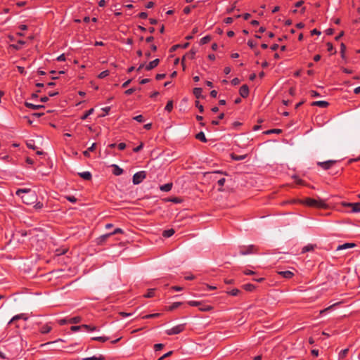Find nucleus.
<instances>
[{"mask_svg":"<svg viewBox=\"0 0 360 360\" xmlns=\"http://www.w3.org/2000/svg\"><path fill=\"white\" fill-rule=\"evenodd\" d=\"M16 195L20 197L22 202L28 205H34L37 201V195L30 188H19L15 192Z\"/></svg>","mask_w":360,"mask_h":360,"instance_id":"nucleus-1","label":"nucleus"},{"mask_svg":"<svg viewBox=\"0 0 360 360\" xmlns=\"http://www.w3.org/2000/svg\"><path fill=\"white\" fill-rule=\"evenodd\" d=\"M302 203L311 207L323 208L326 207V202L321 199L307 198L302 200Z\"/></svg>","mask_w":360,"mask_h":360,"instance_id":"nucleus-2","label":"nucleus"},{"mask_svg":"<svg viewBox=\"0 0 360 360\" xmlns=\"http://www.w3.org/2000/svg\"><path fill=\"white\" fill-rule=\"evenodd\" d=\"M239 250L240 255L255 254L258 252V248L255 245H250L248 246H240Z\"/></svg>","mask_w":360,"mask_h":360,"instance_id":"nucleus-3","label":"nucleus"},{"mask_svg":"<svg viewBox=\"0 0 360 360\" xmlns=\"http://www.w3.org/2000/svg\"><path fill=\"white\" fill-rule=\"evenodd\" d=\"M342 205L345 207H350L351 210L348 211L350 213L360 212V202H342Z\"/></svg>","mask_w":360,"mask_h":360,"instance_id":"nucleus-4","label":"nucleus"},{"mask_svg":"<svg viewBox=\"0 0 360 360\" xmlns=\"http://www.w3.org/2000/svg\"><path fill=\"white\" fill-rule=\"evenodd\" d=\"M146 178V172L145 171H140L136 173H135L133 176V184L134 185L139 184L141 183Z\"/></svg>","mask_w":360,"mask_h":360,"instance_id":"nucleus-5","label":"nucleus"},{"mask_svg":"<svg viewBox=\"0 0 360 360\" xmlns=\"http://www.w3.org/2000/svg\"><path fill=\"white\" fill-rule=\"evenodd\" d=\"M184 330V325L180 324L177 325L170 329L166 330V334L168 335H176L179 334Z\"/></svg>","mask_w":360,"mask_h":360,"instance_id":"nucleus-6","label":"nucleus"},{"mask_svg":"<svg viewBox=\"0 0 360 360\" xmlns=\"http://www.w3.org/2000/svg\"><path fill=\"white\" fill-rule=\"evenodd\" d=\"M336 162L335 160H328L325 162H318L317 165L322 169L328 170L332 167V166Z\"/></svg>","mask_w":360,"mask_h":360,"instance_id":"nucleus-7","label":"nucleus"},{"mask_svg":"<svg viewBox=\"0 0 360 360\" xmlns=\"http://www.w3.org/2000/svg\"><path fill=\"white\" fill-rule=\"evenodd\" d=\"M239 94L243 98H246L249 95V88L246 84L240 86Z\"/></svg>","mask_w":360,"mask_h":360,"instance_id":"nucleus-8","label":"nucleus"},{"mask_svg":"<svg viewBox=\"0 0 360 360\" xmlns=\"http://www.w3.org/2000/svg\"><path fill=\"white\" fill-rule=\"evenodd\" d=\"M160 63V60L159 59H155L152 61H150L148 65H146L145 66V68L146 70L149 71V70H151L152 69L155 68V67H157L158 65Z\"/></svg>","mask_w":360,"mask_h":360,"instance_id":"nucleus-9","label":"nucleus"},{"mask_svg":"<svg viewBox=\"0 0 360 360\" xmlns=\"http://www.w3.org/2000/svg\"><path fill=\"white\" fill-rule=\"evenodd\" d=\"M329 103L327 101H314L311 103L312 106H318L322 108H325L328 107Z\"/></svg>","mask_w":360,"mask_h":360,"instance_id":"nucleus-10","label":"nucleus"},{"mask_svg":"<svg viewBox=\"0 0 360 360\" xmlns=\"http://www.w3.org/2000/svg\"><path fill=\"white\" fill-rule=\"evenodd\" d=\"M19 319L27 320V316L25 314H20L15 315L9 321L8 324H11L13 322L18 321Z\"/></svg>","mask_w":360,"mask_h":360,"instance_id":"nucleus-11","label":"nucleus"},{"mask_svg":"<svg viewBox=\"0 0 360 360\" xmlns=\"http://www.w3.org/2000/svg\"><path fill=\"white\" fill-rule=\"evenodd\" d=\"M78 175L83 179L87 180V181L91 180L92 178L91 173L88 171L79 172V173H78Z\"/></svg>","mask_w":360,"mask_h":360,"instance_id":"nucleus-12","label":"nucleus"},{"mask_svg":"<svg viewBox=\"0 0 360 360\" xmlns=\"http://www.w3.org/2000/svg\"><path fill=\"white\" fill-rule=\"evenodd\" d=\"M52 329V327L49 326L48 323L42 326L41 328L39 329V331L42 334H47L49 333Z\"/></svg>","mask_w":360,"mask_h":360,"instance_id":"nucleus-13","label":"nucleus"},{"mask_svg":"<svg viewBox=\"0 0 360 360\" xmlns=\"http://www.w3.org/2000/svg\"><path fill=\"white\" fill-rule=\"evenodd\" d=\"M172 186H173L172 183H167V184L160 186V191H162L163 192H169L172 190Z\"/></svg>","mask_w":360,"mask_h":360,"instance_id":"nucleus-14","label":"nucleus"},{"mask_svg":"<svg viewBox=\"0 0 360 360\" xmlns=\"http://www.w3.org/2000/svg\"><path fill=\"white\" fill-rule=\"evenodd\" d=\"M111 236V234H109L108 233H106V234H104V235H102L99 238H98L97 239V243L98 245H102L109 237Z\"/></svg>","mask_w":360,"mask_h":360,"instance_id":"nucleus-15","label":"nucleus"},{"mask_svg":"<svg viewBox=\"0 0 360 360\" xmlns=\"http://www.w3.org/2000/svg\"><path fill=\"white\" fill-rule=\"evenodd\" d=\"M112 167L114 168L113 172H112L114 175L120 176L123 173V172H124L123 169L122 168H120L118 165H112Z\"/></svg>","mask_w":360,"mask_h":360,"instance_id":"nucleus-16","label":"nucleus"},{"mask_svg":"<svg viewBox=\"0 0 360 360\" xmlns=\"http://www.w3.org/2000/svg\"><path fill=\"white\" fill-rule=\"evenodd\" d=\"M354 246H355L354 243H346L339 245L337 248V250H345L347 248H353Z\"/></svg>","mask_w":360,"mask_h":360,"instance_id":"nucleus-17","label":"nucleus"},{"mask_svg":"<svg viewBox=\"0 0 360 360\" xmlns=\"http://www.w3.org/2000/svg\"><path fill=\"white\" fill-rule=\"evenodd\" d=\"M278 274L285 278H291L294 275V274L290 271H280Z\"/></svg>","mask_w":360,"mask_h":360,"instance_id":"nucleus-18","label":"nucleus"},{"mask_svg":"<svg viewBox=\"0 0 360 360\" xmlns=\"http://www.w3.org/2000/svg\"><path fill=\"white\" fill-rule=\"evenodd\" d=\"M25 105L28 108H31L32 110H37L39 108H44V106L42 105H34V104H32V103H28V102H25Z\"/></svg>","mask_w":360,"mask_h":360,"instance_id":"nucleus-19","label":"nucleus"},{"mask_svg":"<svg viewBox=\"0 0 360 360\" xmlns=\"http://www.w3.org/2000/svg\"><path fill=\"white\" fill-rule=\"evenodd\" d=\"M96 144L95 143H94L89 148H88L87 150H86L83 152V155L85 157L89 158L90 156L89 153L93 152L96 149Z\"/></svg>","mask_w":360,"mask_h":360,"instance_id":"nucleus-20","label":"nucleus"},{"mask_svg":"<svg viewBox=\"0 0 360 360\" xmlns=\"http://www.w3.org/2000/svg\"><path fill=\"white\" fill-rule=\"evenodd\" d=\"M195 138L198 140H199V141H202L203 143H206L207 141V139L205 137V135L204 132H202V131H200V132L198 133L195 135Z\"/></svg>","mask_w":360,"mask_h":360,"instance_id":"nucleus-21","label":"nucleus"},{"mask_svg":"<svg viewBox=\"0 0 360 360\" xmlns=\"http://www.w3.org/2000/svg\"><path fill=\"white\" fill-rule=\"evenodd\" d=\"M174 233V230L173 229L165 230L162 233V236L165 238H169L172 236Z\"/></svg>","mask_w":360,"mask_h":360,"instance_id":"nucleus-22","label":"nucleus"},{"mask_svg":"<svg viewBox=\"0 0 360 360\" xmlns=\"http://www.w3.org/2000/svg\"><path fill=\"white\" fill-rule=\"evenodd\" d=\"M193 92L197 98H200L202 96V88L196 87L193 89Z\"/></svg>","mask_w":360,"mask_h":360,"instance_id":"nucleus-23","label":"nucleus"},{"mask_svg":"<svg viewBox=\"0 0 360 360\" xmlns=\"http://www.w3.org/2000/svg\"><path fill=\"white\" fill-rule=\"evenodd\" d=\"M212 309V307L210 305L205 304L202 302V305L199 306V310L202 311H208Z\"/></svg>","mask_w":360,"mask_h":360,"instance_id":"nucleus-24","label":"nucleus"},{"mask_svg":"<svg viewBox=\"0 0 360 360\" xmlns=\"http://www.w3.org/2000/svg\"><path fill=\"white\" fill-rule=\"evenodd\" d=\"M91 340H95V341H99V342H106L107 340H109V338L105 337V336H96V337H93L91 338Z\"/></svg>","mask_w":360,"mask_h":360,"instance_id":"nucleus-25","label":"nucleus"},{"mask_svg":"<svg viewBox=\"0 0 360 360\" xmlns=\"http://www.w3.org/2000/svg\"><path fill=\"white\" fill-rule=\"evenodd\" d=\"M160 316V313L150 314H147V315L142 316V319H154V318H158Z\"/></svg>","mask_w":360,"mask_h":360,"instance_id":"nucleus-26","label":"nucleus"},{"mask_svg":"<svg viewBox=\"0 0 360 360\" xmlns=\"http://www.w3.org/2000/svg\"><path fill=\"white\" fill-rule=\"evenodd\" d=\"M82 328L85 329L87 331H94V330H97V328L96 326H92L86 325V324L82 325Z\"/></svg>","mask_w":360,"mask_h":360,"instance_id":"nucleus-27","label":"nucleus"},{"mask_svg":"<svg viewBox=\"0 0 360 360\" xmlns=\"http://www.w3.org/2000/svg\"><path fill=\"white\" fill-rule=\"evenodd\" d=\"M93 112H94V108H91V109H89V110H87V111H86V112H84V114L81 117V119H82V120H84L87 119V117H88L90 115H91V114L93 113Z\"/></svg>","mask_w":360,"mask_h":360,"instance_id":"nucleus-28","label":"nucleus"},{"mask_svg":"<svg viewBox=\"0 0 360 360\" xmlns=\"http://www.w3.org/2000/svg\"><path fill=\"white\" fill-rule=\"evenodd\" d=\"M243 288L246 291L251 292V291H252L255 288V286L254 285L251 284V283H248V284H245L243 285Z\"/></svg>","mask_w":360,"mask_h":360,"instance_id":"nucleus-29","label":"nucleus"},{"mask_svg":"<svg viewBox=\"0 0 360 360\" xmlns=\"http://www.w3.org/2000/svg\"><path fill=\"white\" fill-rule=\"evenodd\" d=\"M154 295H155V289L151 288L148 290L147 293L144 295V297L146 298H150V297H154Z\"/></svg>","mask_w":360,"mask_h":360,"instance_id":"nucleus-30","label":"nucleus"},{"mask_svg":"<svg viewBox=\"0 0 360 360\" xmlns=\"http://www.w3.org/2000/svg\"><path fill=\"white\" fill-rule=\"evenodd\" d=\"M189 44L188 43H185L183 45H181V44H176L174 46H173L172 47V51H176L178 48H183V49H186L188 46Z\"/></svg>","mask_w":360,"mask_h":360,"instance_id":"nucleus-31","label":"nucleus"},{"mask_svg":"<svg viewBox=\"0 0 360 360\" xmlns=\"http://www.w3.org/2000/svg\"><path fill=\"white\" fill-rule=\"evenodd\" d=\"M173 109V101H169L165 108V110L167 112H171Z\"/></svg>","mask_w":360,"mask_h":360,"instance_id":"nucleus-32","label":"nucleus"},{"mask_svg":"<svg viewBox=\"0 0 360 360\" xmlns=\"http://www.w3.org/2000/svg\"><path fill=\"white\" fill-rule=\"evenodd\" d=\"M181 304H182V302H174L171 306H169L168 307V310L172 311V310L178 308L179 306H181Z\"/></svg>","mask_w":360,"mask_h":360,"instance_id":"nucleus-33","label":"nucleus"},{"mask_svg":"<svg viewBox=\"0 0 360 360\" xmlns=\"http://www.w3.org/2000/svg\"><path fill=\"white\" fill-rule=\"evenodd\" d=\"M225 182H226V179L225 178H221L220 179H219L217 181V184L220 186V188H218V190L219 191H223L222 187L224 186Z\"/></svg>","mask_w":360,"mask_h":360,"instance_id":"nucleus-34","label":"nucleus"},{"mask_svg":"<svg viewBox=\"0 0 360 360\" xmlns=\"http://www.w3.org/2000/svg\"><path fill=\"white\" fill-rule=\"evenodd\" d=\"M282 132V130L280 129H269L265 131L266 134H281Z\"/></svg>","mask_w":360,"mask_h":360,"instance_id":"nucleus-35","label":"nucleus"},{"mask_svg":"<svg viewBox=\"0 0 360 360\" xmlns=\"http://www.w3.org/2000/svg\"><path fill=\"white\" fill-rule=\"evenodd\" d=\"M188 304L192 307H199L202 305V302L195 300H191L188 302Z\"/></svg>","mask_w":360,"mask_h":360,"instance_id":"nucleus-36","label":"nucleus"},{"mask_svg":"<svg viewBox=\"0 0 360 360\" xmlns=\"http://www.w3.org/2000/svg\"><path fill=\"white\" fill-rule=\"evenodd\" d=\"M104 358L102 356V355H100L99 356H93L91 357H86L84 358L82 360H103Z\"/></svg>","mask_w":360,"mask_h":360,"instance_id":"nucleus-37","label":"nucleus"},{"mask_svg":"<svg viewBox=\"0 0 360 360\" xmlns=\"http://www.w3.org/2000/svg\"><path fill=\"white\" fill-rule=\"evenodd\" d=\"M82 319L79 316H75L69 320L70 323H78L81 321Z\"/></svg>","mask_w":360,"mask_h":360,"instance_id":"nucleus-38","label":"nucleus"},{"mask_svg":"<svg viewBox=\"0 0 360 360\" xmlns=\"http://www.w3.org/2000/svg\"><path fill=\"white\" fill-rule=\"evenodd\" d=\"M210 40H211V37H210V36L207 35V36H205V37H202V38L200 39V44H207Z\"/></svg>","mask_w":360,"mask_h":360,"instance_id":"nucleus-39","label":"nucleus"},{"mask_svg":"<svg viewBox=\"0 0 360 360\" xmlns=\"http://www.w3.org/2000/svg\"><path fill=\"white\" fill-rule=\"evenodd\" d=\"M33 205H34V208L36 210H41L44 207V205L41 202H37V201Z\"/></svg>","mask_w":360,"mask_h":360,"instance_id":"nucleus-40","label":"nucleus"},{"mask_svg":"<svg viewBox=\"0 0 360 360\" xmlns=\"http://www.w3.org/2000/svg\"><path fill=\"white\" fill-rule=\"evenodd\" d=\"M348 351H349L348 349H345L341 350L339 353V358L340 359L345 358L347 356Z\"/></svg>","mask_w":360,"mask_h":360,"instance_id":"nucleus-41","label":"nucleus"},{"mask_svg":"<svg viewBox=\"0 0 360 360\" xmlns=\"http://www.w3.org/2000/svg\"><path fill=\"white\" fill-rule=\"evenodd\" d=\"M123 233H124V231L122 229L117 228L112 232L109 233V234H111V236H112L115 235V234Z\"/></svg>","mask_w":360,"mask_h":360,"instance_id":"nucleus-42","label":"nucleus"},{"mask_svg":"<svg viewBox=\"0 0 360 360\" xmlns=\"http://www.w3.org/2000/svg\"><path fill=\"white\" fill-rule=\"evenodd\" d=\"M108 75H109V71L104 70L98 75V78H100V79L105 78V77L108 76Z\"/></svg>","mask_w":360,"mask_h":360,"instance_id":"nucleus-43","label":"nucleus"},{"mask_svg":"<svg viewBox=\"0 0 360 360\" xmlns=\"http://www.w3.org/2000/svg\"><path fill=\"white\" fill-rule=\"evenodd\" d=\"M240 292V290L237 288H234L231 290V291L228 292V293L232 296H236Z\"/></svg>","mask_w":360,"mask_h":360,"instance_id":"nucleus-44","label":"nucleus"},{"mask_svg":"<svg viewBox=\"0 0 360 360\" xmlns=\"http://www.w3.org/2000/svg\"><path fill=\"white\" fill-rule=\"evenodd\" d=\"M311 250H313V246L311 245H308L304 246L302 248V252L304 253V252H309V251H310Z\"/></svg>","mask_w":360,"mask_h":360,"instance_id":"nucleus-45","label":"nucleus"},{"mask_svg":"<svg viewBox=\"0 0 360 360\" xmlns=\"http://www.w3.org/2000/svg\"><path fill=\"white\" fill-rule=\"evenodd\" d=\"M246 155H232V158L235 160H243L245 158Z\"/></svg>","mask_w":360,"mask_h":360,"instance_id":"nucleus-46","label":"nucleus"},{"mask_svg":"<svg viewBox=\"0 0 360 360\" xmlns=\"http://www.w3.org/2000/svg\"><path fill=\"white\" fill-rule=\"evenodd\" d=\"M133 119L139 122H144V118H143V115H136V116L134 117Z\"/></svg>","mask_w":360,"mask_h":360,"instance_id":"nucleus-47","label":"nucleus"},{"mask_svg":"<svg viewBox=\"0 0 360 360\" xmlns=\"http://www.w3.org/2000/svg\"><path fill=\"white\" fill-rule=\"evenodd\" d=\"M195 55V51H193V50H191V51L188 53H187L185 56V57H188V58H189L191 59H193V58H194Z\"/></svg>","mask_w":360,"mask_h":360,"instance_id":"nucleus-48","label":"nucleus"},{"mask_svg":"<svg viewBox=\"0 0 360 360\" xmlns=\"http://www.w3.org/2000/svg\"><path fill=\"white\" fill-rule=\"evenodd\" d=\"M195 106L198 108L200 112H202L204 111L203 106L198 101H195Z\"/></svg>","mask_w":360,"mask_h":360,"instance_id":"nucleus-49","label":"nucleus"},{"mask_svg":"<svg viewBox=\"0 0 360 360\" xmlns=\"http://www.w3.org/2000/svg\"><path fill=\"white\" fill-rule=\"evenodd\" d=\"M163 347H164L163 344H161V343L155 344L154 345V349H155V351H159L161 349H162Z\"/></svg>","mask_w":360,"mask_h":360,"instance_id":"nucleus-50","label":"nucleus"},{"mask_svg":"<svg viewBox=\"0 0 360 360\" xmlns=\"http://www.w3.org/2000/svg\"><path fill=\"white\" fill-rule=\"evenodd\" d=\"M82 328V325L81 326H73L70 328L71 330L73 332H77Z\"/></svg>","mask_w":360,"mask_h":360,"instance_id":"nucleus-51","label":"nucleus"},{"mask_svg":"<svg viewBox=\"0 0 360 360\" xmlns=\"http://www.w3.org/2000/svg\"><path fill=\"white\" fill-rule=\"evenodd\" d=\"M143 144L141 143L139 146H138L136 148H134L133 149V151L134 153H138V152H139L143 148Z\"/></svg>","mask_w":360,"mask_h":360,"instance_id":"nucleus-52","label":"nucleus"},{"mask_svg":"<svg viewBox=\"0 0 360 360\" xmlns=\"http://www.w3.org/2000/svg\"><path fill=\"white\" fill-rule=\"evenodd\" d=\"M17 69L18 70V72L22 74V75H25L26 74V71L25 70V68L22 66H17Z\"/></svg>","mask_w":360,"mask_h":360,"instance_id":"nucleus-53","label":"nucleus"},{"mask_svg":"<svg viewBox=\"0 0 360 360\" xmlns=\"http://www.w3.org/2000/svg\"><path fill=\"white\" fill-rule=\"evenodd\" d=\"M135 90L136 89L134 88H130V89L126 90L124 94L126 95H131V94H132L135 91Z\"/></svg>","mask_w":360,"mask_h":360,"instance_id":"nucleus-54","label":"nucleus"},{"mask_svg":"<svg viewBox=\"0 0 360 360\" xmlns=\"http://www.w3.org/2000/svg\"><path fill=\"white\" fill-rule=\"evenodd\" d=\"M326 46H327V50H328V51H329V52L333 51V46L332 43H330V42H328V43L326 44Z\"/></svg>","mask_w":360,"mask_h":360,"instance_id":"nucleus-55","label":"nucleus"},{"mask_svg":"<svg viewBox=\"0 0 360 360\" xmlns=\"http://www.w3.org/2000/svg\"><path fill=\"white\" fill-rule=\"evenodd\" d=\"M165 76H166L165 74H157L155 79L157 80H161V79H163L165 77Z\"/></svg>","mask_w":360,"mask_h":360,"instance_id":"nucleus-56","label":"nucleus"},{"mask_svg":"<svg viewBox=\"0 0 360 360\" xmlns=\"http://www.w3.org/2000/svg\"><path fill=\"white\" fill-rule=\"evenodd\" d=\"M310 95L312 97H319V96H320V94L318 93L316 91H314V90L310 91Z\"/></svg>","mask_w":360,"mask_h":360,"instance_id":"nucleus-57","label":"nucleus"},{"mask_svg":"<svg viewBox=\"0 0 360 360\" xmlns=\"http://www.w3.org/2000/svg\"><path fill=\"white\" fill-rule=\"evenodd\" d=\"M169 201L174 203H180L181 202V200L179 198H173L172 199H169Z\"/></svg>","mask_w":360,"mask_h":360,"instance_id":"nucleus-58","label":"nucleus"},{"mask_svg":"<svg viewBox=\"0 0 360 360\" xmlns=\"http://www.w3.org/2000/svg\"><path fill=\"white\" fill-rule=\"evenodd\" d=\"M239 83H240V79H239L238 78H237V77L233 78V79L231 80V84H232L233 86L238 85Z\"/></svg>","mask_w":360,"mask_h":360,"instance_id":"nucleus-59","label":"nucleus"},{"mask_svg":"<svg viewBox=\"0 0 360 360\" xmlns=\"http://www.w3.org/2000/svg\"><path fill=\"white\" fill-rule=\"evenodd\" d=\"M139 17L141 19H146L148 17V14L146 12H141L139 14Z\"/></svg>","mask_w":360,"mask_h":360,"instance_id":"nucleus-60","label":"nucleus"},{"mask_svg":"<svg viewBox=\"0 0 360 360\" xmlns=\"http://www.w3.org/2000/svg\"><path fill=\"white\" fill-rule=\"evenodd\" d=\"M65 59H66L65 56V54L63 53V54L60 55L59 56H58L56 60L58 61H65Z\"/></svg>","mask_w":360,"mask_h":360,"instance_id":"nucleus-61","label":"nucleus"},{"mask_svg":"<svg viewBox=\"0 0 360 360\" xmlns=\"http://www.w3.org/2000/svg\"><path fill=\"white\" fill-rule=\"evenodd\" d=\"M248 45L250 47V48H254L256 45H257V43L256 42H254L252 40H249L248 41Z\"/></svg>","mask_w":360,"mask_h":360,"instance_id":"nucleus-62","label":"nucleus"},{"mask_svg":"<svg viewBox=\"0 0 360 360\" xmlns=\"http://www.w3.org/2000/svg\"><path fill=\"white\" fill-rule=\"evenodd\" d=\"M224 21L226 24H231L233 22V20L232 18L228 17V18H226Z\"/></svg>","mask_w":360,"mask_h":360,"instance_id":"nucleus-63","label":"nucleus"},{"mask_svg":"<svg viewBox=\"0 0 360 360\" xmlns=\"http://www.w3.org/2000/svg\"><path fill=\"white\" fill-rule=\"evenodd\" d=\"M117 147L120 150H122L126 148V144L124 143H120Z\"/></svg>","mask_w":360,"mask_h":360,"instance_id":"nucleus-64","label":"nucleus"}]
</instances>
